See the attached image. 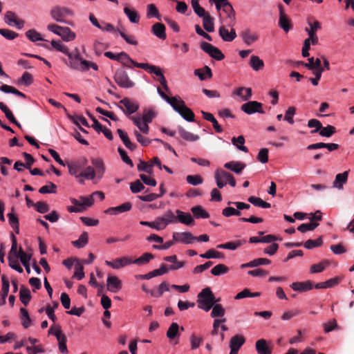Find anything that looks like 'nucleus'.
<instances>
[{"instance_id":"obj_1","label":"nucleus","mask_w":354,"mask_h":354,"mask_svg":"<svg viewBox=\"0 0 354 354\" xmlns=\"http://www.w3.org/2000/svg\"><path fill=\"white\" fill-rule=\"evenodd\" d=\"M86 158H81L75 162L67 164L69 174L75 177L77 181L84 184V180H93V183H97L104 176L105 166L100 158H93L91 160L92 166L87 165Z\"/></svg>"},{"instance_id":"obj_2","label":"nucleus","mask_w":354,"mask_h":354,"mask_svg":"<svg viewBox=\"0 0 354 354\" xmlns=\"http://www.w3.org/2000/svg\"><path fill=\"white\" fill-rule=\"evenodd\" d=\"M75 53H70L67 56L68 62H66V64L69 68L80 72L87 71L90 68L94 71L98 70V66L95 63L84 59L81 57L77 48L75 49Z\"/></svg>"},{"instance_id":"obj_3","label":"nucleus","mask_w":354,"mask_h":354,"mask_svg":"<svg viewBox=\"0 0 354 354\" xmlns=\"http://www.w3.org/2000/svg\"><path fill=\"white\" fill-rule=\"evenodd\" d=\"M219 299L215 297L209 288H205L198 295V307L206 312L209 311Z\"/></svg>"},{"instance_id":"obj_4","label":"nucleus","mask_w":354,"mask_h":354,"mask_svg":"<svg viewBox=\"0 0 354 354\" xmlns=\"http://www.w3.org/2000/svg\"><path fill=\"white\" fill-rule=\"evenodd\" d=\"M209 3H214L218 11L223 10L227 14L229 19L227 26H234L236 24L235 12L228 0H209Z\"/></svg>"},{"instance_id":"obj_5","label":"nucleus","mask_w":354,"mask_h":354,"mask_svg":"<svg viewBox=\"0 0 354 354\" xmlns=\"http://www.w3.org/2000/svg\"><path fill=\"white\" fill-rule=\"evenodd\" d=\"M50 17L57 22L66 23V19L74 15L73 11L64 6H57L53 7L50 12Z\"/></svg>"},{"instance_id":"obj_6","label":"nucleus","mask_w":354,"mask_h":354,"mask_svg":"<svg viewBox=\"0 0 354 354\" xmlns=\"http://www.w3.org/2000/svg\"><path fill=\"white\" fill-rule=\"evenodd\" d=\"M157 92L162 99L166 101L171 105L173 109L178 112H180V109L183 108L186 104L185 102L181 99L180 96L169 97L159 87L157 88Z\"/></svg>"},{"instance_id":"obj_7","label":"nucleus","mask_w":354,"mask_h":354,"mask_svg":"<svg viewBox=\"0 0 354 354\" xmlns=\"http://www.w3.org/2000/svg\"><path fill=\"white\" fill-rule=\"evenodd\" d=\"M200 47L203 51L207 53L210 57L216 60L221 61L224 59L225 56L220 49L209 43L202 41Z\"/></svg>"},{"instance_id":"obj_8","label":"nucleus","mask_w":354,"mask_h":354,"mask_svg":"<svg viewBox=\"0 0 354 354\" xmlns=\"http://www.w3.org/2000/svg\"><path fill=\"white\" fill-rule=\"evenodd\" d=\"M114 79L117 84L122 88H129L134 86V83L130 80L127 73L122 70L115 72Z\"/></svg>"},{"instance_id":"obj_9","label":"nucleus","mask_w":354,"mask_h":354,"mask_svg":"<svg viewBox=\"0 0 354 354\" xmlns=\"http://www.w3.org/2000/svg\"><path fill=\"white\" fill-rule=\"evenodd\" d=\"M157 218L160 230H165L169 224L177 223L176 214L171 209L166 211L163 215Z\"/></svg>"},{"instance_id":"obj_10","label":"nucleus","mask_w":354,"mask_h":354,"mask_svg":"<svg viewBox=\"0 0 354 354\" xmlns=\"http://www.w3.org/2000/svg\"><path fill=\"white\" fill-rule=\"evenodd\" d=\"M241 109L248 115H252L255 113H264L263 104L257 101H250L244 103L241 105Z\"/></svg>"},{"instance_id":"obj_11","label":"nucleus","mask_w":354,"mask_h":354,"mask_svg":"<svg viewBox=\"0 0 354 354\" xmlns=\"http://www.w3.org/2000/svg\"><path fill=\"white\" fill-rule=\"evenodd\" d=\"M4 21L10 26H15L18 29H22L25 21L19 19L16 14L12 11H7L4 15Z\"/></svg>"},{"instance_id":"obj_12","label":"nucleus","mask_w":354,"mask_h":354,"mask_svg":"<svg viewBox=\"0 0 354 354\" xmlns=\"http://www.w3.org/2000/svg\"><path fill=\"white\" fill-rule=\"evenodd\" d=\"M172 239L176 243L183 244H191L196 240V237L189 232H174L172 234Z\"/></svg>"},{"instance_id":"obj_13","label":"nucleus","mask_w":354,"mask_h":354,"mask_svg":"<svg viewBox=\"0 0 354 354\" xmlns=\"http://www.w3.org/2000/svg\"><path fill=\"white\" fill-rule=\"evenodd\" d=\"M308 24L309 28H306L308 35V38L313 41V45H316L318 43V37L316 32L321 29V24L317 20H314L313 22L308 21Z\"/></svg>"},{"instance_id":"obj_14","label":"nucleus","mask_w":354,"mask_h":354,"mask_svg":"<svg viewBox=\"0 0 354 354\" xmlns=\"http://www.w3.org/2000/svg\"><path fill=\"white\" fill-rule=\"evenodd\" d=\"M133 263V260L127 256L114 259L112 261H105V264L113 269L118 270Z\"/></svg>"},{"instance_id":"obj_15","label":"nucleus","mask_w":354,"mask_h":354,"mask_svg":"<svg viewBox=\"0 0 354 354\" xmlns=\"http://www.w3.org/2000/svg\"><path fill=\"white\" fill-rule=\"evenodd\" d=\"M232 174L223 169H216L214 173V178L216 185L221 189L227 185V181L232 177Z\"/></svg>"},{"instance_id":"obj_16","label":"nucleus","mask_w":354,"mask_h":354,"mask_svg":"<svg viewBox=\"0 0 354 354\" xmlns=\"http://www.w3.org/2000/svg\"><path fill=\"white\" fill-rule=\"evenodd\" d=\"M119 103L126 109L124 111L120 106H119V107L123 110L124 113L127 115H131L136 112L139 109V104L137 102L127 97L121 100Z\"/></svg>"},{"instance_id":"obj_17","label":"nucleus","mask_w":354,"mask_h":354,"mask_svg":"<svg viewBox=\"0 0 354 354\" xmlns=\"http://www.w3.org/2000/svg\"><path fill=\"white\" fill-rule=\"evenodd\" d=\"M166 335L171 343H173L174 344H178L180 337L178 324L176 322L171 323L168 328Z\"/></svg>"},{"instance_id":"obj_18","label":"nucleus","mask_w":354,"mask_h":354,"mask_svg":"<svg viewBox=\"0 0 354 354\" xmlns=\"http://www.w3.org/2000/svg\"><path fill=\"white\" fill-rule=\"evenodd\" d=\"M231 29H228L224 25H222L218 28V35L224 41H232L236 37V33L233 26H230Z\"/></svg>"},{"instance_id":"obj_19","label":"nucleus","mask_w":354,"mask_h":354,"mask_svg":"<svg viewBox=\"0 0 354 354\" xmlns=\"http://www.w3.org/2000/svg\"><path fill=\"white\" fill-rule=\"evenodd\" d=\"M240 36L247 46H250L253 43L256 42L259 39V36L257 33L251 31L250 29L247 28L243 30Z\"/></svg>"},{"instance_id":"obj_20","label":"nucleus","mask_w":354,"mask_h":354,"mask_svg":"<svg viewBox=\"0 0 354 354\" xmlns=\"http://www.w3.org/2000/svg\"><path fill=\"white\" fill-rule=\"evenodd\" d=\"M132 208V204L130 202H126L119 206L112 207L104 211L105 214L110 215H118L119 214L128 212Z\"/></svg>"},{"instance_id":"obj_21","label":"nucleus","mask_w":354,"mask_h":354,"mask_svg":"<svg viewBox=\"0 0 354 354\" xmlns=\"http://www.w3.org/2000/svg\"><path fill=\"white\" fill-rule=\"evenodd\" d=\"M349 171H345L343 173L337 174L333 182V187L338 190H342L344 185L347 183Z\"/></svg>"},{"instance_id":"obj_22","label":"nucleus","mask_w":354,"mask_h":354,"mask_svg":"<svg viewBox=\"0 0 354 354\" xmlns=\"http://www.w3.org/2000/svg\"><path fill=\"white\" fill-rule=\"evenodd\" d=\"M106 283L108 290L113 293L118 292L122 288V282L116 276H108Z\"/></svg>"},{"instance_id":"obj_23","label":"nucleus","mask_w":354,"mask_h":354,"mask_svg":"<svg viewBox=\"0 0 354 354\" xmlns=\"http://www.w3.org/2000/svg\"><path fill=\"white\" fill-rule=\"evenodd\" d=\"M258 354H272V346L264 339H260L255 343Z\"/></svg>"},{"instance_id":"obj_24","label":"nucleus","mask_w":354,"mask_h":354,"mask_svg":"<svg viewBox=\"0 0 354 354\" xmlns=\"http://www.w3.org/2000/svg\"><path fill=\"white\" fill-rule=\"evenodd\" d=\"M175 213L176 214L177 222L186 225L194 224V218L189 213L184 212L180 209H176Z\"/></svg>"},{"instance_id":"obj_25","label":"nucleus","mask_w":354,"mask_h":354,"mask_svg":"<svg viewBox=\"0 0 354 354\" xmlns=\"http://www.w3.org/2000/svg\"><path fill=\"white\" fill-rule=\"evenodd\" d=\"M246 167L245 164L239 161H230L224 164V167L235 174H241Z\"/></svg>"},{"instance_id":"obj_26","label":"nucleus","mask_w":354,"mask_h":354,"mask_svg":"<svg viewBox=\"0 0 354 354\" xmlns=\"http://www.w3.org/2000/svg\"><path fill=\"white\" fill-rule=\"evenodd\" d=\"M232 95L240 97L242 101H247L252 97V89L250 88L239 87L233 90Z\"/></svg>"},{"instance_id":"obj_27","label":"nucleus","mask_w":354,"mask_h":354,"mask_svg":"<svg viewBox=\"0 0 354 354\" xmlns=\"http://www.w3.org/2000/svg\"><path fill=\"white\" fill-rule=\"evenodd\" d=\"M134 124L138 128V129L143 133L147 134L149 131V125L141 119L139 115H135L130 118Z\"/></svg>"},{"instance_id":"obj_28","label":"nucleus","mask_w":354,"mask_h":354,"mask_svg":"<svg viewBox=\"0 0 354 354\" xmlns=\"http://www.w3.org/2000/svg\"><path fill=\"white\" fill-rule=\"evenodd\" d=\"M124 13L127 17L130 22L133 24H138L139 22L140 17L138 12L134 9L129 8L127 3H125Z\"/></svg>"},{"instance_id":"obj_29","label":"nucleus","mask_w":354,"mask_h":354,"mask_svg":"<svg viewBox=\"0 0 354 354\" xmlns=\"http://www.w3.org/2000/svg\"><path fill=\"white\" fill-rule=\"evenodd\" d=\"M164 260L165 261L170 262V263H173V265H171L170 266L168 267L169 270H178V269L184 267V266L185 265V261H178L176 255L165 257L164 258Z\"/></svg>"},{"instance_id":"obj_30","label":"nucleus","mask_w":354,"mask_h":354,"mask_svg":"<svg viewBox=\"0 0 354 354\" xmlns=\"http://www.w3.org/2000/svg\"><path fill=\"white\" fill-rule=\"evenodd\" d=\"M290 287L295 291L306 292L313 288V284L310 281L294 282L290 285Z\"/></svg>"},{"instance_id":"obj_31","label":"nucleus","mask_w":354,"mask_h":354,"mask_svg":"<svg viewBox=\"0 0 354 354\" xmlns=\"http://www.w3.org/2000/svg\"><path fill=\"white\" fill-rule=\"evenodd\" d=\"M58 36L61 37V38L65 41H73L76 37L75 33L68 27L66 26L62 27Z\"/></svg>"},{"instance_id":"obj_32","label":"nucleus","mask_w":354,"mask_h":354,"mask_svg":"<svg viewBox=\"0 0 354 354\" xmlns=\"http://www.w3.org/2000/svg\"><path fill=\"white\" fill-rule=\"evenodd\" d=\"M245 343V338L242 335H234L233 336L230 341V349H233V351L235 350L239 351V348L243 345Z\"/></svg>"},{"instance_id":"obj_33","label":"nucleus","mask_w":354,"mask_h":354,"mask_svg":"<svg viewBox=\"0 0 354 354\" xmlns=\"http://www.w3.org/2000/svg\"><path fill=\"white\" fill-rule=\"evenodd\" d=\"M153 34L160 39H166L165 26L160 23H156L153 25L152 30Z\"/></svg>"},{"instance_id":"obj_34","label":"nucleus","mask_w":354,"mask_h":354,"mask_svg":"<svg viewBox=\"0 0 354 354\" xmlns=\"http://www.w3.org/2000/svg\"><path fill=\"white\" fill-rule=\"evenodd\" d=\"M178 131L180 137L186 141L195 142L199 140V136L198 135H195L189 131H187L181 127H178Z\"/></svg>"},{"instance_id":"obj_35","label":"nucleus","mask_w":354,"mask_h":354,"mask_svg":"<svg viewBox=\"0 0 354 354\" xmlns=\"http://www.w3.org/2000/svg\"><path fill=\"white\" fill-rule=\"evenodd\" d=\"M270 263V261L266 258H259L254 259L248 263H243L241 266V268H254L261 265H268Z\"/></svg>"},{"instance_id":"obj_36","label":"nucleus","mask_w":354,"mask_h":354,"mask_svg":"<svg viewBox=\"0 0 354 354\" xmlns=\"http://www.w3.org/2000/svg\"><path fill=\"white\" fill-rule=\"evenodd\" d=\"M70 201L73 205L68 206L67 210L71 213H77L82 212L84 211L83 205H82V201L80 200H77L75 198H70Z\"/></svg>"},{"instance_id":"obj_37","label":"nucleus","mask_w":354,"mask_h":354,"mask_svg":"<svg viewBox=\"0 0 354 354\" xmlns=\"http://www.w3.org/2000/svg\"><path fill=\"white\" fill-rule=\"evenodd\" d=\"M245 243V241L244 240H238L236 241H231L227 242L223 244H219L216 246V248L219 249H227L231 250H235Z\"/></svg>"},{"instance_id":"obj_38","label":"nucleus","mask_w":354,"mask_h":354,"mask_svg":"<svg viewBox=\"0 0 354 354\" xmlns=\"http://www.w3.org/2000/svg\"><path fill=\"white\" fill-rule=\"evenodd\" d=\"M249 64L252 68L255 71L261 70L264 66L263 61L261 59H260L259 56L257 55H252L250 57Z\"/></svg>"},{"instance_id":"obj_39","label":"nucleus","mask_w":354,"mask_h":354,"mask_svg":"<svg viewBox=\"0 0 354 354\" xmlns=\"http://www.w3.org/2000/svg\"><path fill=\"white\" fill-rule=\"evenodd\" d=\"M191 4L194 12L199 17L203 18L206 17V15H209V12H206L205 10L200 6L198 0H191Z\"/></svg>"},{"instance_id":"obj_40","label":"nucleus","mask_w":354,"mask_h":354,"mask_svg":"<svg viewBox=\"0 0 354 354\" xmlns=\"http://www.w3.org/2000/svg\"><path fill=\"white\" fill-rule=\"evenodd\" d=\"M232 143L236 146V147L243 152H248V148L244 145L245 144V138L243 136H239L237 138L233 137L232 138Z\"/></svg>"},{"instance_id":"obj_41","label":"nucleus","mask_w":354,"mask_h":354,"mask_svg":"<svg viewBox=\"0 0 354 354\" xmlns=\"http://www.w3.org/2000/svg\"><path fill=\"white\" fill-rule=\"evenodd\" d=\"M191 211L196 218H207L209 217L208 212L200 205L192 207Z\"/></svg>"},{"instance_id":"obj_42","label":"nucleus","mask_w":354,"mask_h":354,"mask_svg":"<svg viewBox=\"0 0 354 354\" xmlns=\"http://www.w3.org/2000/svg\"><path fill=\"white\" fill-rule=\"evenodd\" d=\"M154 71H152V73L155 74L158 77V80L160 83V84L162 86L163 88L166 91H169V87L167 86V82L160 69V67L157 66L156 68H154Z\"/></svg>"},{"instance_id":"obj_43","label":"nucleus","mask_w":354,"mask_h":354,"mask_svg":"<svg viewBox=\"0 0 354 354\" xmlns=\"http://www.w3.org/2000/svg\"><path fill=\"white\" fill-rule=\"evenodd\" d=\"M203 26L204 29L209 32H212L214 30V19L210 15H206V17L202 18Z\"/></svg>"},{"instance_id":"obj_44","label":"nucleus","mask_w":354,"mask_h":354,"mask_svg":"<svg viewBox=\"0 0 354 354\" xmlns=\"http://www.w3.org/2000/svg\"><path fill=\"white\" fill-rule=\"evenodd\" d=\"M178 112L180 116L187 120V122H194V112L188 108L186 105Z\"/></svg>"},{"instance_id":"obj_45","label":"nucleus","mask_w":354,"mask_h":354,"mask_svg":"<svg viewBox=\"0 0 354 354\" xmlns=\"http://www.w3.org/2000/svg\"><path fill=\"white\" fill-rule=\"evenodd\" d=\"M0 91L5 93H12L23 98L26 97L25 94L18 91L15 87L7 84H3L2 86H0Z\"/></svg>"},{"instance_id":"obj_46","label":"nucleus","mask_w":354,"mask_h":354,"mask_svg":"<svg viewBox=\"0 0 354 354\" xmlns=\"http://www.w3.org/2000/svg\"><path fill=\"white\" fill-rule=\"evenodd\" d=\"M88 241V234L87 232H83L80 236L79 239L76 241L72 242L73 246L77 248H84Z\"/></svg>"},{"instance_id":"obj_47","label":"nucleus","mask_w":354,"mask_h":354,"mask_svg":"<svg viewBox=\"0 0 354 354\" xmlns=\"http://www.w3.org/2000/svg\"><path fill=\"white\" fill-rule=\"evenodd\" d=\"M50 44L53 48L59 51L66 56L71 53L68 48L61 41L52 40Z\"/></svg>"},{"instance_id":"obj_48","label":"nucleus","mask_w":354,"mask_h":354,"mask_svg":"<svg viewBox=\"0 0 354 354\" xmlns=\"http://www.w3.org/2000/svg\"><path fill=\"white\" fill-rule=\"evenodd\" d=\"M74 269L75 272L73 277L77 280L82 279L85 276L83 263L80 261H77V263L75 264Z\"/></svg>"},{"instance_id":"obj_49","label":"nucleus","mask_w":354,"mask_h":354,"mask_svg":"<svg viewBox=\"0 0 354 354\" xmlns=\"http://www.w3.org/2000/svg\"><path fill=\"white\" fill-rule=\"evenodd\" d=\"M328 266L329 261L325 260L318 263L312 265L310 268V273H319L324 271Z\"/></svg>"},{"instance_id":"obj_50","label":"nucleus","mask_w":354,"mask_h":354,"mask_svg":"<svg viewBox=\"0 0 354 354\" xmlns=\"http://www.w3.org/2000/svg\"><path fill=\"white\" fill-rule=\"evenodd\" d=\"M248 201L252 205L262 208H270L271 206L270 203L263 201L261 198L256 196H250L248 198Z\"/></svg>"},{"instance_id":"obj_51","label":"nucleus","mask_w":354,"mask_h":354,"mask_svg":"<svg viewBox=\"0 0 354 354\" xmlns=\"http://www.w3.org/2000/svg\"><path fill=\"white\" fill-rule=\"evenodd\" d=\"M279 26L286 32H288L291 28L292 25L290 19L286 15H280L279 19Z\"/></svg>"},{"instance_id":"obj_52","label":"nucleus","mask_w":354,"mask_h":354,"mask_svg":"<svg viewBox=\"0 0 354 354\" xmlns=\"http://www.w3.org/2000/svg\"><path fill=\"white\" fill-rule=\"evenodd\" d=\"M229 268L227 266L223 263H220L214 266L211 270V274L214 276H219L227 273Z\"/></svg>"},{"instance_id":"obj_53","label":"nucleus","mask_w":354,"mask_h":354,"mask_svg":"<svg viewBox=\"0 0 354 354\" xmlns=\"http://www.w3.org/2000/svg\"><path fill=\"white\" fill-rule=\"evenodd\" d=\"M21 324L25 328H28L31 324V319L30 318L28 310L26 308H21L20 309Z\"/></svg>"},{"instance_id":"obj_54","label":"nucleus","mask_w":354,"mask_h":354,"mask_svg":"<svg viewBox=\"0 0 354 354\" xmlns=\"http://www.w3.org/2000/svg\"><path fill=\"white\" fill-rule=\"evenodd\" d=\"M200 257L203 259H223V254L214 249H209L205 253L200 254Z\"/></svg>"},{"instance_id":"obj_55","label":"nucleus","mask_w":354,"mask_h":354,"mask_svg":"<svg viewBox=\"0 0 354 354\" xmlns=\"http://www.w3.org/2000/svg\"><path fill=\"white\" fill-rule=\"evenodd\" d=\"M19 297L21 301L25 306H26L31 299L30 290L28 288L22 286L20 289Z\"/></svg>"},{"instance_id":"obj_56","label":"nucleus","mask_w":354,"mask_h":354,"mask_svg":"<svg viewBox=\"0 0 354 354\" xmlns=\"http://www.w3.org/2000/svg\"><path fill=\"white\" fill-rule=\"evenodd\" d=\"M18 259V257H8V265L13 270L21 273L23 268L20 266Z\"/></svg>"},{"instance_id":"obj_57","label":"nucleus","mask_w":354,"mask_h":354,"mask_svg":"<svg viewBox=\"0 0 354 354\" xmlns=\"http://www.w3.org/2000/svg\"><path fill=\"white\" fill-rule=\"evenodd\" d=\"M322 243H323V241H322V237H319L315 240H312V239L307 240L304 243V245L306 249L310 250L314 248L321 246L322 245Z\"/></svg>"},{"instance_id":"obj_58","label":"nucleus","mask_w":354,"mask_h":354,"mask_svg":"<svg viewBox=\"0 0 354 354\" xmlns=\"http://www.w3.org/2000/svg\"><path fill=\"white\" fill-rule=\"evenodd\" d=\"M335 133V127L332 125H327L321 128L319 133L321 136L329 138Z\"/></svg>"},{"instance_id":"obj_59","label":"nucleus","mask_w":354,"mask_h":354,"mask_svg":"<svg viewBox=\"0 0 354 354\" xmlns=\"http://www.w3.org/2000/svg\"><path fill=\"white\" fill-rule=\"evenodd\" d=\"M295 113L296 108L295 106L288 107L284 115V120H286L290 124H293L295 122L293 118Z\"/></svg>"},{"instance_id":"obj_60","label":"nucleus","mask_w":354,"mask_h":354,"mask_svg":"<svg viewBox=\"0 0 354 354\" xmlns=\"http://www.w3.org/2000/svg\"><path fill=\"white\" fill-rule=\"evenodd\" d=\"M153 259V255L150 253H145L139 258L133 260V263L137 265H143L147 263L150 260Z\"/></svg>"},{"instance_id":"obj_61","label":"nucleus","mask_w":354,"mask_h":354,"mask_svg":"<svg viewBox=\"0 0 354 354\" xmlns=\"http://www.w3.org/2000/svg\"><path fill=\"white\" fill-rule=\"evenodd\" d=\"M212 310L211 313V316L212 317H223L225 315V309L221 304H214L212 306Z\"/></svg>"},{"instance_id":"obj_62","label":"nucleus","mask_w":354,"mask_h":354,"mask_svg":"<svg viewBox=\"0 0 354 354\" xmlns=\"http://www.w3.org/2000/svg\"><path fill=\"white\" fill-rule=\"evenodd\" d=\"M147 16L148 18L156 17L160 19V15L156 6L153 4H149L147 6Z\"/></svg>"},{"instance_id":"obj_63","label":"nucleus","mask_w":354,"mask_h":354,"mask_svg":"<svg viewBox=\"0 0 354 354\" xmlns=\"http://www.w3.org/2000/svg\"><path fill=\"white\" fill-rule=\"evenodd\" d=\"M26 37L33 42L38 41H43L44 39L41 37L40 33L36 31L35 29H31L26 32Z\"/></svg>"},{"instance_id":"obj_64","label":"nucleus","mask_w":354,"mask_h":354,"mask_svg":"<svg viewBox=\"0 0 354 354\" xmlns=\"http://www.w3.org/2000/svg\"><path fill=\"white\" fill-rule=\"evenodd\" d=\"M32 83V77L30 73L25 72L21 77L17 81V84L29 86Z\"/></svg>"}]
</instances>
